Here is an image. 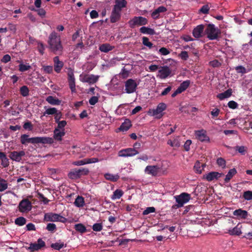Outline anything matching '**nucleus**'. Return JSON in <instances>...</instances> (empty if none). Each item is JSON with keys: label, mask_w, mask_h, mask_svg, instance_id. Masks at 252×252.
<instances>
[{"label": "nucleus", "mask_w": 252, "mask_h": 252, "mask_svg": "<svg viewBox=\"0 0 252 252\" xmlns=\"http://www.w3.org/2000/svg\"><path fill=\"white\" fill-rule=\"evenodd\" d=\"M48 43L50 50L55 54H62L63 47L61 43V37L55 32H52L49 35Z\"/></svg>", "instance_id": "1"}, {"label": "nucleus", "mask_w": 252, "mask_h": 252, "mask_svg": "<svg viewBox=\"0 0 252 252\" xmlns=\"http://www.w3.org/2000/svg\"><path fill=\"white\" fill-rule=\"evenodd\" d=\"M205 32L210 40L218 39L219 34H220V30L218 28H216L214 24H211L207 25Z\"/></svg>", "instance_id": "2"}, {"label": "nucleus", "mask_w": 252, "mask_h": 252, "mask_svg": "<svg viewBox=\"0 0 252 252\" xmlns=\"http://www.w3.org/2000/svg\"><path fill=\"white\" fill-rule=\"evenodd\" d=\"M89 172V169L86 168H75L68 173V177L72 180H76L80 178L82 176L88 175Z\"/></svg>", "instance_id": "3"}, {"label": "nucleus", "mask_w": 252, "mask_h": 252, "mask_svg": "<svg viewBox=\"0 0 252 252\" xmlns=\"http://www.w3.org/2000/svg\"><path fill=\"white\" fill-rule=\"evenodd\" d=\"M148 23L147 19L142 16H134L128 21V24L131 28H134L136 26H144L147 25Z\"/></svg>", "instance_id": "4"}, {"label": "nucleus", "mask_w": 252, "mask_h": 252, "mask_svg": "<svg viewBox=\"0 0 252 252\" xmlns=\"http://www.w3.org/2000/svg\"><path fill=\"white\" fill-rule=\"evenodd\" d=\"M138 83L132 79H128L125 82V91L127 94H132L136 90Z\"/></svg>", "instance_id": "5"}, {"label": "nucleus", "mask_w": 252, "mask_h": 252, "mask_svg": "<svg viewBox=\"0 0 252 252\" xmlns=\"http://www.w3.org/2000/svg\"><path fill=\"white\" fill-rule=\"evenodd\" d=\"M176 200L178 205H184L188 203L191 199V196L190 194L186 192L181 193L179 195H176L174 197Z\"/></svg>", "instance_id": "6"}, {"label": "nucleus", "mask_w": 252, "mask_h": 252, "mask_svg": "<svg viewBox=\"0 0 252 252\" xmlns=\"http://www.w3.org/2000/svg\"><path fill=\"white\" fill-rule=\"evenodd\" d=\"M139 153L134 148H126L122 149L119 152L118 155L122 157H132Z\"/></svg>", "instance_id": "7"}, {"label": "nucleus", "mask_w": 252, "mask_h": 252, "mask_svg": "<svg viewBox=\"0 0 252 252\" xmlns=\"http://www.w3.org/2000/svg\"><path fill=\"white\" fill-rule=\"evenodd\" d=\"M160 171V167L158 165H148L145 169L146 174L151 175L153 177H156Z\"/></svg>", "instance_id": "8"}, {"label": "nucleus", "mask_w": 252, "mask_h": 252, "mask_svg": "<svg viewBox=\"0 0 252 252\" xmlns=\"http://www.w3.org/2000/svg\"><path fill=\"white\" fill-rule=\"evenodd\" d=\"M166 105L164 103H160L158 104L156 109L153 110V115L157 118L160 119L163 116L162 112L166 108Z\"/></svg>", "instance_id": "9"}, {"label": "nucleus", "mask_w": 252, "mask_h": 252, "mask_svg": "<svg viewBox=\"0 0 252 252\" xmlns=\"http://www.w3.org/2000/svg\"><path fill=\"white\" fill-rule=\"evenodd\" d=\"M44 219L46 221H59L61 222H63L64 220H65V219L63 217H62L58 214L53 213L45 214L44 216Z\"/></svg>", "instance_id": "10"}, {"label": "nucleus", "mask_w": 252, "mask_h": 252, "mask_svg": "<svg viewBox=\"0 0 252 252\" xmlns=\"http://www.w3.org/2000/svg\"><path fill=\"white\" fill-rule=\"evenodd\" d=\"M45 243L40 238L37 240V243H31L28 248L31 252H33L35 251H38L42 248L45 247Z\"/></svg>", "instance_id": "11"}, {"label": "nucleus", "mask_w": 252, "mask_h": 252, "mask_svg": "<svg viewBox=\"0 0 252 252\" xmlns=\"http://www.w3.org/2000/svg\"><path fill=\"white\" fill-rule=\"evenodd\" d=\"M99 76L94 74H85L83 77L81 79L82 82L88 83L89 84L95 83L98 80Z\"/></svg>", "instance_id": "12"}, {"label": "nucleus", "mask_w": 252, "mask_h": 252, "mask_svg": "<svg viewBox=\"0 0 252 252\" xmlns=\"http://www.w3.org/2000/svg\"><path fill=\"white\" fill-rule=\"evenodd\" d=\"M67 79L69 88L72 93L76 92L75 79L72 71H69L67 74Z\"/></svg>", "instance_id": "13"}, {"label": "nucleus", "mask_w": 252, "mask_h": 252, "mask_svg": "<svg viewBox=\"0 0 252 252\" xmlns=\"http://www.w3.org/2000/svg\"><path fill=\"white\" fill-rule=\"evenodd\" d=\"M195 136L196 138L201 142L209 141V137L206 134V130L201 129L196 130L195 131Z\"/></svg>", "instance_id": "14"}, {"label": "nucleus", "mask_w": 252, "mask_h": 252, "mask_svg": "<svg viewBox=\"0 0 252 252\" xmlns=\"http://www.w3.org/2000/svg\"><path fill=\"white\" fill-rule=\"evenodd\" d=\"M25 155V152L24 151H13L10 153L9 157L12 160L19 162Z\"/></svg>", "instance_id": "15"}, {"label": "nucleus", "mask_w": 252, "mask_h": 252, "mask_svg": "<svg viewBox=\"0 0 252 252\" xmlns=\"http://www.w3.org/2000/svg\"><path fill=\"white\" fill-rule=\"evenodd\" d=\"M36 137L29 138L27 134H23L20 137V142L22 144L26 145L28 143L35 144Z\"/></svg>", "instance_id": "16"}, {"label": "nucleus", "mask_w": 252, "mask_h": 252, "mask_svg": "<svg viewBox=\"0 0 252 252\" xmlns=\"http://www.w3.org/2000/svg\"><path fill=\"white\" fill-rule=\"evenodd\" d=\"M121 17V12L113 8L110 17L111 23H115L118 22L120 20Z\"/></svg>", "instance_id": "17"}, {"label": "nucleus", "mask_w": 252, "mask_h": 252, "mask_svg": "<svg viewBox=\"0 0 252 252\" xmlns=\"http://www.w3.org/2000/svg\"><path fill=\"white\" fill-rule=\"evenodd\" d=\"M54 139L49 137H36L35 144H52Z\"/></svg>", "instance_id": "18"}, {"label": "nucleus", "mask_w": 252, "mask_h": 252, "mask_svg": "<svg viewBox=\"0 0 252 252\" xmlns=\"http://www.w3.org/2000/svg\"><path fill=\"white\" fill-rule=\"evenodd\" d=\"M166 11L167 8L163 6H159L151 13V17L154 20L158 19L160 17V13L165 12Z\"/></svg>", "instance_id": "19"}, {"label": "nucleus", "mask_w": 252, "mask_h": 252, "mask_svg": "<svg viewBox=\"0 0 252 252\" xmlns=\"http://www.w3.org/2000/svg\"><path fill=\"white\" fill-rule=\"evenodd\" d=\"M158 72L160 73L159 77L161 79H165L170 74L171 70L168 66H163L160 67Z\"/></svg>", "instance_id": "20"}, {"label": "nucleus", "mask_w": 252, "mask_h": 252, "mask_svg": "<svg viewBox=\"0 0 252 252\" xmlns=\"http://www.w3.org/2000/svg\"><path fill=\"white\" fill-rule=\"evenodd\" d=\"M204 29L203 25H199L194 28L192 34L195 38H198L202 36V33Z\"/></svg>", "instance_id": "21"}, {"label": "nucleus", "mask_w": 252, "mask_h": 252, "mask_svg": "<svg viewBox=\"0 0 252 252\" xmlns=\"http://www.w3.org/2000/svg\"><path fill=\"white\" fill-rule=\"evenodd\" d=\"M54 62V70L57 73L60 72L63 66V62L59 60L58 56H56L53 59Z\"/></svg>", "instance_id": "22"}, {"label": "nucleus", "mask_w": 252, "mask_h": 252, "mask_svg": "<svg viewBox=\"0 0 252 252\" xmlns=\"http://www.w3.org/2000/svg\"><path fill=\"white\" fill-rule=\"evenodd\" d=\"M127 1L126 0H115L113 8L121 12L123 8L126 7Z\"/></svg>", "instance_id": "23"}, {"label": "nucleus", "mask_w": 252, "mask_h": 252, "mask_svg": "<svg viewBox=\"0 0 252 252\" xmlns=\"http://www.w3.org/2000/svg\"><path fill=\"white\" fill-rule=\"evenodd\" d=\"M65 135L64 129L61 130L58 128H56L54 130V138L57 141H61L62 137Z\"/></svg>", "instance_id": "24"}, {"label": "nucleus", "mask_w": 252, "mask_h": 252, "mask_svg": "<svg viewBox=\"0 0 252 252\" xmlns=\"http://www.w3.org/2000/svg\"><path fill=\"white\" fill-rule=\"evenodd\" d=\"M221 175V174L217 172H211L207 174L205 179L209 182L212 181L214 179H218Z\"/></svg>", "instance_id": "25"}, {"label": "nucleus", "mask_w": 252, "mask_h": 252, "mask_svg": "<svg viewBox=\"0 0 252 252\" xmlns=\"http://www.w3.org/2000/svg\"><path fill=\"white\" fill-rule=\"evenodd\" d=\"M114 46H112L109 43H104L99 46V50L102 52L108 53L114 49Z\"/></svg>", "instance_id": "26"}, {"label": "nucleus", "mask_w": 252, "mask_h": 252, "mask_svg": "<svg viewBox=\"0 0 252 252\" xmlns=\"http://www.w3.org/2000/svg\"><path fill=\"white\" fill-rule=\"evenodd\" d=\"M242 226L240 224H238L233 229H229L228 233L230 235H240L242 234V232L241 230V228Z\"/></svg>", "instance_id": "27"}, {"label": "nucleus", "mask_w": 252, "mask_h": 252, "mask_svg": "<svg viewBox=\"0 0 252 252\" xmlns=\"http://www.w3.org/2000/svg\"><path fill=\"white\" fill-rule=\"evenodd\" d=\"M46 100L49 104L53 105H59L61 103V100L52 95L47 96L46 98Z\"/></svg>", "instance_id": "28"}, {"label": "nucleus", "mask_w": 252, "mask_h": 252, "mask_svg": "<svg viewBox=\"0 0 252 252\" xmlns=\"http://www.w3.org/2000/svg\"><path fill=\"white\" fill-rule=\"evenodd\" d=\"M142 43L144 46L148 47L149 49H153L154 51L158 50V47L156 45H154L153 44L149 41V39L148 37L144 36L142 37Z\"/></svg>", "instance_id": "29"}, {"label": "nucleus", "mask_w": 252, "mask_h": 252, "mask_svg": "<svg viewBox=\"0 0 252 252\" xmlns=\"http://www.w3.org/2000/svg\"><path fill=\"white\" fill-rule=\"evenodd\" d=\"M0 159L1 161V164L3 167H7L9 166V159L4 153L0 152Z\"/></svg>", "instance_id": "30"}, {"label": "nucleus", "mask_w": 252, "mask_h": 252, "mask_svg": "<svg viewBox=\"0 0 252 252\" xmlns=\"http://www.w3.org/2000/svg\"><path fill=\"white\" fill-rule=\"evenodd\" d=\"M232 89H229L222 93H220L217 95V97L220 100H223L225 98L230 97L232 94Z\"/></svg>", "instance_id": "31"}, {"label": "nucleus", "mask_w": 252, "mask_h": 252, "mask_svg": "<svg viewBox=\"0 0 252 252\" xmlns=\"http://www.w3.org/2000/svg\"><path fill=\"white\" fill-rule=\"evenodd\" d=\"M233 214L241 219H246L248 216V212L240 209L234 211Z\"/></svg>", "instance_id": "32"}, {"label": "nucleus", "mask_w": 252, "mask_h": 252, "mask_svg": "<svg viewBox=\"0 0 252 252\" xmlns=\"http://www.w3.org/2000/svg\"><path fill=\"white\" fill-rule=\"evenodd\" d=\"M237 170L235 168H233L230 169L227 173L224 179L225 183H228L232 179V178L237 173Z\"/></svg>", "instance_id": "33"}, {"label": "nucleus", "mask_w": 252, "mask_h": 252, "mask_svg": "<svg viewBox=\"0 0 252 252\" xmlns=\"http://www.w3.org/2000/svg\"><path fill=\"white\" fill-rule=\"evenodd\" d=\"M140 32L143 34H148L150 35H154L156 33L155 30L153 29L143 26L140 28Z\"/></svg>", "instance_id": "34"}, {"label": "nucleus", "mask_w": 252, "mask_h": 252, "mask_svg": "<svg viewBox=\"0 0 252 252\" xmlns=\"http://www.w3.org/2000/svg\"><path fill=\"white\" fill-rule=\"evenodd\" d=\"M131 126V124L130 121L127 120L122 123L119 129L120 131H127Z\"/></svg>", "instance_id": "35"}, {"label": "nucleus", "mask_w": 252, "mask_h": 252, "mask_svg": "<svg viewBox=\"0 0 252 252\" xmlns=\"http://www.w3.org/2000/svg\"><path fill=\"white\" fill-rule=\"evenodd\" d=\"M37 198L39 200L41 203H43L44 204H46L49 203L50 200L48 199V198L45 195L40 193L38 192L36 195Z\"/></svg>", "instance_id": "36"}, {"label": "nucleus", "mask_w": 252, "mask_h": 252, "mask_svg": "<svg viewBox=\"0 0 252 252\" xmlns=\"http://www.w3.org/2000/svg\"><path fill=\"white\" fill-rule=\"evenodd\" d=\"M190 81L186 80L182 82L178 89L180 91L181 93L185 91L189 86Z\"/></svg>", "instance_id": "37"}, {"label": "nucleus", "mask_w": 252, "mask_h": 252, "mask_svg": "<svg viewBox=\"0 0 252 252\" xmlns=\"http://www.w3.org/2000/svg\"><path fill=\"white\" fill-rule=\"evenodd\" d=\"M104 177L106 180H110L112 182H116L119 178L118 175H113L110 173H106Z\"/></svg>", "instance_id": "38"}, {"label": "nucleus", "mask_w": 252, "mask_h": 252, "mask_svg": "<svg viewBox=\"0 0 252 252\" xmlns=\"http://www.w3.org/2000/svg\"><path fill=\"white\" fill-rule=\"evenodd\" d=\"M20 94L24 97H26L29 94V89L27 86H23L20 88Z\"/></svg>", "instance_id": "39"}, {"label": "nucleus", "mask_w": 252, "mask_h": 252, "mask_svg": "<svg viewBox=\"0 0 252 252\" xmlns=\"http://www.w3.org/2000/svg\"><path fill=\"white\" fill-rule=\"evenodd\" d=\"M204 166L205 165L204 164H202L201 165L200 162H197L195 163L194 166V169L196 173L201 174Z\"/></svg>", "instance_id": "40"}, {"label": "nucleus", "mask_w": 252, "mask_h": 252, "mask_svg": "<svg viewBox=\"0 0 252 252\" xmlns=\"http://www.w3.org/2000/svg\"><path fill=\"white\" fill-rule=\"evenodd\" d=\"M8 187V184L6 180L0 177V191H3L6 189Z\"/></svg>", "instance_id": "41"}, {"label": "nucleus", "mask_w": 252, "mask_h": 252, "mask_svg": "<svg viewBox=\"0 0 252 252\" xmlns=\"http://www.w3.org/2000/svg\"><path fill=\"white\" fill-rule=\"evenodd\" d=\"M123 194V192L122 190L116 189L114 192L112 196V199H119Z\"/></svg>", "instance_id": "42"}, {"label": "nucleus", "mask_w": 252, "mask_h": 252, "mask_svg": "<svg viewBox=\"0 0 252 252\" xmlns=\"http://www.w3.org/2000/svg\"><path fill=\"white\" fill-rule=\"evenodd\" d=\"M26 222V219L22 217H19L15 220V224L19 226H22L24 225Z\"/></svg>", "instance_id": "43"}, {"label": "nucleus", "mask_w": 252, "mask_h": 252, "mask_svg": "<svg viewBox=\"0 0 252 252\" xmlns=\"http://www.w3.org/2000/svg\"><path fill=\"white\" fill-rule=\"evenodd\" d=\"M76 230L81 233H84L86 231V228L84 225L81 223H78L75 225L74 227Z\"/></svg>", "instance_id": "44"}, {"label": "nucleus", "mask_w": 252, "mask_h": 252, "mask_svg": "<svg viewBox=\"0 0 252 252\" xmlns=\"http://www.w3.org/2000/svg\"><path fill=\"white\" fill-rule=\"evenodd\" d=\"M57 111L58 110L56 108H49L45 110L43 113V115L45 116L46 115H55V113H57Z\"/></svg>", "instance_id": "45"}, {"label": "nucleus", "mask_w": 252, "mask_h": 252, "mask_svg": "<svg viewBox=\"0 0 252 252\" xmlns=\"http://www.w3.org/2000/svg\"><path fill=\"white\" fill-rule=\"evenodd\" d=\"M33 126L29 121H26L23 125V128L26 130L31 131L33 129Z\"/></svg>", "instance_id": "46"}, {"label": "nucleus", "mask_w": 252, "mask_h": 252, "mask_svg": "<svg viewBox=\"0 0 252 252\" xmlns=\"http://www.w3.org/2000/svg\"><path fill=\"white\" fill-rule=\"evenodd\" d=\"M32 206H18L19 210L22 213H27L32 209Z\"/></svg>", "instance_id": "47"}, {"label": "nucleus", "mask_w": 252, "mask_h": 252, "mask_svg": "<svg viewBox=\"0 0 252 252\" xmlns=\"http://www.w3.org/2000/svg\"><path fill=\"white\" fill-rule=\"evenodd\" d=\"M84 198L81 196H78L75 199L74 205H84Z\"/></svg>", "instance_id": "48"}, {"label": "nucleus", "mask_w": 252, "mask_h": 252, "mask_svg": "<svg viewBox=\"0 0 252 252\" xmlns=\"http://www.w3.org/2000/svg\"><path fill=\"white\" fill-rule=\"evenodd\" d=\"M210 7L208 4L203 5L199 10V12L204 14H208Z\"/></svg>", "instance_id": "49"}, {"label": "nucleus", "mask_w": 252, "mask_h": 252, "mask_svg": "<svg viewBox=\"0 0 252 252\" xmlns=\"http://www.w3.org/2000/svg\"><path fill=\"white\" fill-rule=\"evenodd\" d=\"M19 69L20 71L24 72L29 70L31 68V66L29 65H26L23 63H21L19 64Z\"/></svg>", "instance_id": "50"}, {"label": "nucleus", "mask_w": 252, "mask_h": 252, "mask_svg": "<svg viewBox=\"0 0 252 252\" xmlns=\"http://www.w3.org/2000/svg\"><path fill=\"white\" fill-rule=\"evenodd\" d=\"M178 57L184 61H187L189 58V55L187 51H182L178 55Z\"/></svg>", "instance_id": "51"}, {"label": "nucleus", "mask_w": 252, "mask_h": 252, "mask_svg": "<svg viewBox=\"0 0 252 252\" xmlns=\"http://www.w3.org/2000/svg\"><path fill=\"white\" fill-rule=\"evenodd\" d=\"M51 247L55 250H60L64 247L63 243H55L51 244Z\"/></svg>", "instance_id": "52"}, {"label": "nucleus", "mask_w": 252, "mask_h": 252, "mask_svg": "<svg viewBox=\"0 0 252 252\" xmlns=\"http://www.w3.org/2000/svg\"><path fill=\"white\" fill-rule=\"evenodd\" d=\"M120 75L121 76L122 78L123 79H125L127 78L128 76L129 75V71L127 70L125 67H124L121 72L120 73Z\"/></svg>", "instance_id": "53"}, {"label": "nucleus", "mask_w": 252, "mask_h": 252, "mask_svg": "<svg viewBox=\"0 0 252 252\" xmlns=\"http://www.w3.org/2000/svg\"><path fill=\"white\" fill-rule=\"evenodd\" d=\"M92 228L94 231H100L102 229V225L100 223H94L93 225Z\"/></svg>", "instance_id": "54"}, {"label": "nucleus", "mask_w": 252, "mask_h": 252, "mask_svg": "<svg viewBox=\"0 0 252 252\" xmlns=\"http://www.w3.org/2000/svg\"><path fill=\"white\" fill-rule=\"evenodd\" d=\"M156 211V209L153 207H147L143 212L142 214L143 215H147L151 213H154Z\"/></svg>", "instance_id": "55"}, {"label": "nucleus", "mask_w": 252, "mask_h": 252, "mask_svg": "<svg viewBox=\"0 0 252 252\" xmlns=\"http://www.w3.org/2000/svg\"><path fill=\"white\" fill-rule=\"evenodd\" d=\"M56 123L58 124V126L56 128H58L59 129H64V127L66 125V122L64 120L59 121L58 122H57Z\"/></svg>", "instance_id": "56"}, {"label": "nucleus", "mask_w": 252, "mask_h": 252, "mask_svg": "<svg viewBox=\"0 0 252 252\" xmlns=\"http://www.w3.org/2000/svg\"><path fill=\"white\" fill-rule=\"evenodd\" d=\"M235 70L237 73L245 74L247 72L246 69L242 65H239L235 67Z\"/></svg>", "instance_id": "57"}, {"label": "nucleus", "mask_w": 252, "mask_h": 252, "mask_svg": "<svg viewBox=\"0 0 252 252\" xmlns=\"http://www.w3.org/2000/svg\"><path fill=\"white\" fill-rule=\"evenodd\" d=\"M243 197L248 200L252 199V191L248 190L244 192Z\"/></svg>", "instance_id": "58"}, {"label": "nucleus", "mask_w": 252, "mask_h": 252, "mask_svg": "<svg viewBox=\"0 0 252 252\" xmlns=\"http://www.w3.org/2000/svg\"><path fill=\"white\" fill-rule=\"evenodd\" d=\"M217 163L220 166H221L222 168H224L225 167L226 161L222 158H218L217 160Z\"/></svg>", "instance_id": "59"}, {"label": "nucleus", "mask_w": 252, "mask_h": 252, "mask_svg": "<svg viewBox=\"0 0 252 252\" xmlns=\"http://www.w3.org/2000/svg\"><path fill=\"white\" fill-rule=\"evenodd\" d=\"M35 202H32V201L29 200L28 198L23 199L19 205H32V203H34Z\"/></svg>", "instance_id": "60"}, {"label": "nucleus", "mask_w": 252, "mask_h": 252, "mask_svg": "<svg viewBox=\"0 0 252 252\" xmlns=\"http://www.w3.org/2000/svg\"><path fill=\"white\" fill-rule=\"evenodd\" d=\"M42 69L46 73H51L53 72V66L51 65H44Z\"/></svg>", "instance_id": "61"}, {"label": "nucleus", "mask_w": 252, "mask_h": 252, "mask_svg": "<svg viewBox=\"0 0 252 252\" xmlns=\"http://www.w3.org/2000/svg\"><path fill=\"white\" fill-rule=\"evenodd\" d=\"M46 229L51 232H54L56 230V225L54 223H48L47 225Z\"/></svg>", "instance_id": "62"}, {"label": "nucleus", "mask_w": 252, "mask_h": 252, "mask_svg": "<svg viewBox=\"0 0 252 252\" xmlns=\"http://www.w3.org/2000/svg\"><path fill=\"white\" fill-rule=\"evenodd\" d=\"M228 106L231 109H236L238 107V104L237 103L233 100H231L228 102Z\"/></svg>", "instance_id": "63"}, {"label": "nucleus", "mask_w": 252, "mask_h": 252, "mask_svg": "<svg viewBox=\"0 0 252 252\" xmlns=\"http://www.w3.org/2000/svg\"><path fill=\"white\" fill-rule=\"evenodd\" d=\"M98 101V97L96 96H93L90 98L89 100V103L92 105H95Z\"/></svg>", "instance_id": "64"}]
</instances>
